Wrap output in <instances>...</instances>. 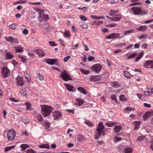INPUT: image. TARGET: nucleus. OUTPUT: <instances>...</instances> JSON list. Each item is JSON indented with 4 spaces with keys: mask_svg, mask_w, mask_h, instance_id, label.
I'll use <instances>...</instances> for the list:
<instances>
[{
    "mask_svg": "<svg viewBox=\"0 0 153 153\" xmlns=\"http://www.w3.org/2000/svg\"><path fill=\"white\" fill-rule=\"evenodd\" d=\"M52 111L53 108L50 106L45 105L42 106L41 113L44 117L49 115Z\"/></svg>",
    "mask_w": 153,
    "mask_h": 153,
    "instance_id": "obj_1",
    "label": "nucleus"
},
{
    "mask_svg": "<svg viewBox=\"0 0 153 153\" xmlns=\"http://www.w3.org/2000/svg\"><path fill=\"white\" fill-rule=\"evenodd\" d=\"M104 126L103 125L102 123L101 122L99 124L98 126V128L96 129L97 133L95 135V139H97L99 138V136L102 135H104L105 133L104 132L103 128Z\"/></svg>",
    "mask_w": 153,
    "mask_h": 153,
    "instance_id": "obj_2",
    "label": "nucleus"
},
{
    "mask_svg": "<svg viewBox=\"0 0 153 153\" xmlns=\"http://www.w3.org/2000/svg\"><path fill=\"white\" fill-rule=\"evenodd\" d=\"M36 12L38 13L39 16L38 19L40 22L44 21H47L49 18L48 15H46L43 10L40 9H37Z\"/></svg>",
    "mask_w": 153,
    "mask_h": 153,
    "instance_id": "obj_3",
    "label": "nucleus"
},
{
    "mask_svg": "<svg viewBox=\"0 0 153 153\" xmlns=\"http://www.w3.org/2000/svg\"><path fill=\"white\" fill-rule=\"evenodd\" d=\"M60 77L63 80L67 81L69 80H71L72 79L70 75L65 70H64L60 74Z\"/></svg>",
    "mask_w": 153,
    "mask_h": 153,
    "instance_id": "obj_4",
    "label": "nucleus"
},
{
    "mask_svg": "<svg viewBox=\"0 0 153 153\" xmlns=\"http://www.w3.org/2000/svg\"><path fill=\"white\" fill-rule=\"evenodd\" d=\"M102 66L99 64L94 65L91 67V70L96 73H99L101 70Z\"/></svg>",
    "mask_w": 153,
    "mask_h": 153,
    "instance_id": "obj_5",
    "label": "nucleus"
},
{
    "mask_svg": "<svg viewBox=\"0 0 153 153\" xmlns=\"http://www.w3.org/2000/svg\"><path fill=\"white\" fill-rule=\"evenodd\" d=\"M16 132L13 130H9L7 134V137L9 141H12L15 138Z\"/></svg>",
    "mask_w": 153,
    "mask_h": 153,
    "instance_id": "obj_6",
    "label": "nucleus"
},
{
    "mask_svg": "<svg viewBox=\"0 0 153 153\" xmlns=\"http://www.w3.org/2000/svg\"><path fill=\"white\" fill-rule=\"evenodd\" d=\"M9 70L7 68L4 67L2 68L1 73L2 76L4 78L7 77L10 75Z\"/></svg>",
    "mask_w": 153,
    "mask_h": 153,
    "instance_id": "obj_7",
    "label": "nucleus"
},
{
    "mask_svg": "<svg viewBox=\"0 0 153 153\" xmlns=\"http://www.w3.org/2000/svg\"><path fill=\"white\" fill-rule=\"evenodd\" d=\"M23 79L22 77L20 76H18L16 78V83L17 86H23L24 83Z\"/></svg>",
    "mask_w": 153,
    "mask_h": 153,
    "instance_id": "obj_8",
    "label": "nucleus"
},
{
    "mask_svg": "<svg viewBox=\"0 0 153 153\" xmlns=\"http://www.w3.org/2000/svg\"><path fill=\"white\" fill-rule=\"evenodd\" d=\"M58 59H47L45 60V62L49 65L55 64L58 61Z\"/></svg>",
    "mask_w": 153,
    "mask_h": 153,
    "instance_id": "obj_9",
    "label": "nucleus"
},
{
    "mask_svg": "<svg viewBox=\"0 0 153 153\" xmlns=\"http://www.w3.org/2000/svg\"><path fill=\"white\" fill-rule=\"evenodd\" d=\"M5 39L7 41L12 43L16 44L18 43L17 39L16 38H14L12 36L6 37Z\"/></svg>",
    "mask_w": 153,
    "mask_h": 153,
    "instance_id": "obj_10",
    "label": "nucleus"
},
{
    "mask_svg": "<svg viewBox=\"0 0 153 153\" xmlns=\"http://www.w3.org/2000/svg\"><path fill=\"white\" fill-rule=\"evenodd\" d=\"M153 115V112H146L143 116L144 120H146L149 117H151Z\"/></svg>",
    "mask_w": 153,
    "mask_h": 153,
    "instance_id": "obj_11",
    "label": "nucleus"
},
{
    "mask_svg": "<svg viewBox=\"0 0 153 153\" xmlns=\"http://www.w3.org/2000/svg\"><path fill=\"white\" fill-rule=\"evenodd\" d=\"M101 77L99 75L92 76L90 79L91 82H96L100 79Z\"/></svg>",
    "mask_w": 153,
    "mask_h": 153,
    "instance_id": "obj_12",
    "label": "nucleus"
},
{
    "mask_svg": "<svg viewBox=\"0 0 153 153\" xmlns=\"http://www.w3.org/2000/svg\"><path fill=\"white\" fill-rule=\"evenodd\" d=\"M62 116V114L61 112L58 111H56L53 113V116L54 117V120L57 119L61 117Z\"/></svg>",
    "mask_w": 153,
    "mask_h": 153,
    "instance_id": "obj_13",
    "label": "nucleus"
},
{
    "mask_svg": "<svg viewBox=\"0 0 153 153\" xmlns=\"http://www.w3.org/2000/svg\"><path fill=\"white\" fill-rule=\"evenodd\" d=\"M148 27L146 25H141L139 27L137 28L136 30L138 31L143 32L147 29Z\"/></svg>",
    "mask_w": 153,
    "mask_h": 153,
    "instance_id": "obj_14",
    "label": "nucleus"
},
{
    "mask_svg": "<svg viewBox=\"0 0 153 153\" xmlns=\"http://www.w3.org/2000/svg\"><path fill=\"white\" fill-rule=\"evenodd\" d=\"M111 85L114 88H118L121 86L120 83L116 81H114L111 82Z\"/></svg>",
    "mask_w": 153,
    "mask_h": 153,
    "instance_id": "obj_15",
    "label": "nucleus"
},
{
    "mask_svg": "<svg viewBox=\"0 0 153 153\" xmlns=\"http://www.w3.org/2000/svg\"><path fill=\"white\" fill-rule=\"evenodd\" d=\"M152 62H153L152 60H148L146 61L144 63L143 66L146 68H149L148 66L151 65L152 64Z\"/></svg>",
    "mask_w": 153,
    "mask_h": 153,
    "instance_id": "obj_16",
    "label": "nucleus"
},
{
    "mask_svg": "<svg viewBox=\"0 0 153 153\" xmlns=\"http://www.w3.org/2000/svg\"><path fill=\"white\" fill-rule=\"evenodd\" d=\"M19 58L21 59V61L24 63H26L28 61L27 59L25 57L22 55H18Z\"/></svg>",
    "mask_w": 153,
    "mask_h": 153,
    "instance_id": "obj_17",
    "label": "nucleus"
},
{
    "mask_svg": "<svg viewBox=\"0 0 153 153\" xmlns=\"http://www.w3.org/2000/svg\"><path fill=\"white\" fill-rule=\"evenodd\" d=\"M64 85L66 87L68 90L70 91H73L72 88H74V87L73 86L69 84H67L66 83H65Z\"/></svg>",
    "mask_w": 153,
    "mask_h": 153,
    "instance_id": "obj_18",
    "label": "nucleus"
},
{
    "mask_svg": "<svg viewBox=\"0 0 153 153\" xmlns=\"http://www.w3.org/2000/svg\"><path fill=\"white\" fill-rule=\"evenodd\" d=\"M140 123L139 121L134 122L133 123V124L135 126V128L134 129V130H137L139 128L140 125Z\"/></svg>",
    "mask_w": 153,
    "mask_h": 153,
    "instance_id": "obj_19",
    "label": "nucleus"
},
{
    "mask_svg": "<svg viewBox=\"0 0 153 153\" xmlns=\"http://www.w3.org/2000/svg\"><path fill=\"white\" fill-rule=\"evenodd\" d=\"M36 52L39 57H43L45 55L43 51L41 50H37L36 51Z\"/></svg>",
    "mask_w": 153,
    "mask_h": 153,
    "instance_id": "obj_20",
    "label": "nucleus"
},
{
    "mask_svg": "<svg viewBox=\"0 0 153 153\" xmlns=\"http://www.w3.org/2000/svg\"><path fill=\"white\" fill-rule=\"evenodd\" d=\"M78 90L79 91L82 93V94H87V92L86 91V90L84 88L81 87H79L78 88Z\"/></svg>",
    "mask_w": 153,
    "mask_h": 153,
    "instance_id": "obj_21",
    "label": "nucleus"
},
{
    "mask_svg": "<svg viewBox=\"0 0 153 153\" xmlns=\"http://www.w3.org/2000/svg\"><path fill=\"white\" fill-rule=\"evenodd\" d=\"M144 54V52L143 51H142L141 52H140L138 56L136 58L135 60V62H137L143 56Z\"/></svg>",
    "mask_w": 153,
    "mask_h": 153,
    "instance_id": "obj_22",
    "label": "nucleus"
},
{
    "mask_svg": "<svg viewBox=\"0 0 153 153\" xmlns=\"http://www.w3.org/2000/svg\"><path fill=\"white\" fill-rule=\"evenodd\" d=\"M133 150L130 147H127L125 149L124 152L125 153H132Z\"/></svg>",
    "mask_w": 153,
    "mask_h": 153,
    "instance_id": "obj_23",
    "label": "nucleus"
},
{
    "mask_svg": "<svg viewBox=\"0 0 153 153\" xmlns=\"http://www.w3.org/2000/svg\"><path fill=\"white\" fill-rule=\"evenodd\" d=\"M37 10L35 11H32L31 12V17L33 18H35L37 17L36 11Z\"/></svg>",
    "mask_w": 153,
    "mask_h": 153,
    "instance_id": "obj_24",
    "label": "nucleus"
},
{
    "mask_svg": "<svg viewBox=\"0 0 153 153\" xmlns=\"http://www.w3.org/2000/svg\"><path fill=\"white\" fill-rule=\"evenodd\" d=\"M122 129V127L121 126H116L114 128L116 133L119 132Z\"/></svg>",
    "mask_w": 153,
    "mask_h": 153,
    "instance_id": "obj_25",
    "label": "nucleus"
},
{
    "mask_svg": "<svg viewBox=\"0 0 153 153\" xmlns=\"http://www.w3.org/2000/svg\"><path fill=\"white\" fill-rule=\"evenodd\" d=\"M124 73L125 77L127 78H130L132 76L129 72L127 71H124Z\"/></svg>",
    "mask_w": 153,
    "mask_h": 153,
    "instance_id": "obj_26",
    "label": "nucleus"
},
{
    "mask_svg": "<svg viewBox=\"0 0 153 153\" xmlns=\"http://www.w3.org/2000/svg\"><path fill=\"white\" fill-rule=\"evenodd\" d=\"M76 101L78 103V105H81L83 104L84 101L82 99H76Z\"/></svg>",
    "mask_w": 153,
    "mask_h": 153,
    "instance_id": "obj_27",
    "label": "nucleus"
},
{
    "mask_svg": "<svg viewBox=\"0 0 153 153\" xmlns=\"http://www.w3.org/2000/svg\"><path fill=\"white\" fill-rule=\"evenodd\" d=\"M15 147V146H14L6 147L5 148V152H7V151H10L12 149H14Z\"/></svg>",
    "mask_w": 153,
    "mask_h": 153,
    "instance_id": "obj_28",
    "label": "nucleus"
},
{
    "mask_svg": "<svg viewBox=\"0 0 153 153\" xmlns=\"http://www.w3.org/2000/svg\"><path fill=\"white\" fill-rule=\"evenodd\" d=\"M39 147L42 148L50 149L49 145L48 144H43L40 145Z\"/></svg>",
    "mask_w": 153,
    "mask_h": 153,
    "instance_id": "obj_29",
    "label": "nucleus"
},
{
    "mask_svg": "<svg viewBox=\"0 0 153 153\" xmlns=\"http://www.w3.org/2000/svg\"><path fill=\"white\" fill-rule=\"evenodd\" d=\"M77 140L80 142H82L84 140V137L82 135H79L77 137Z\"/></svg>",
    "mask_w": 153,
    "mask_h": 153,
    "instance_id": "obj_30",
    "label": "nucleus"
},
{
    "mask_svg": "<svg viewBox=\"0 0 153 153\" xmlns=\"http://www.w3.org/2000/svg\"><path fill=\"white\" fill-rule=\"evenodd\" d=\"M7 59H10L13 57V56L11 55L10 52H7L6 53Z\"/></svg>",
    "mask_w": 153,
    "mask_h": 153,
    "instance_id": "obj_31",
    "label": "nucleus"
},
{
    "mask_svg": "<svg viewBox=\"0 0 153 153\" xmlns=\"http://www.w3.org/2000/svg\"><path fill=\"white\" fill-rule=\"evenodd\" d=\"M111 35H112V39H117L120 36V34L118 33H112Z\"/></svg>",
    "mask_w": 153,
    "mask_h": 153,
    "instance_id": "obj_32",
    "label": "nucleus"
},
{
    "mask_svg": "<svg viewBox=\"0 0 153 153\" xmlns=\"http://www.w3.org/2000/svg\"><path fill=\"white\" fill-rule=\"evenodd\" d=\"M29 146L26 144H23L21 145L20 147L22 148L23 150H25L26 148H28Z\"/></svg>",
    "mask_w": 153,
    "mask_h": 153,
    "instance_id": "obj_33",
    "label": "nucleus"
},
{
    "mask_svg": "<svg viewBox=\"0 0 153 153\" xmlns=\"http://www.w3.org/2000/svg\"><path fill=\"white\" fill-rule=\"evenodd\" d=\"M15 49L16 52H21L23 51V49L21 47H16Z\"/></svg>",
    "mask_w": 153,
    "mask_h": 153,
    "instance_id": "obj_34",
    "label": "nucleus"
},
{
    "mask_svg": "<svg viewBox=\"0 0 153 153\" xmlns=\"http://www.w3.org/2000/svg\"><path fill=\"white\" fill-rule=\"evenodd\" d=\"M25 75L26 78L27 79V80L29 82L31 81V79L29 74L27 73H25Z\"/></svg>",
    "mask_w": 153,
    "mask_h": 153,
    "instance_id": "obj_35",
    "label": "nucleus"
},
{
    "mask_svg": "<svg viewBox=\"0 0 153 153\" xmlns=\"http://www.w3.org/2000/svg\"><path fill=\"white\" fill-rule=\"evenodd\" d=\"M134 30H129L126 31L124 33V35H126L127 34H128L130 33H132L134 32Z\"/></svg>",
    "mask_w": 153,
    "mask_h": 153,
    "instance_id": "obj_36",
    "label": "nucleus"
},
{
    "mask_svg": "<svg viewBox=\"0 0 153 153\" xmlns=\"http://www.w3.org/2000/svg\"><path fill=\"white\" fill-rule=\"evenodd\" d=\"M36 118L39 121H42L43 119V118L41 114H38L36 116Z\"/></svg>",
    "mask_w": 153,
    "mask_h": 153,
    "instance_id": "obj_37",
    "label": "nucleus"
},
{
    "mask_svg": "<svg viewBox=\"0 0 153 153\" xmlns=\"http://www.w3.org/2000/svg\"><path fill=\"white\" fill-rule=\"evenodd\" d=\"M80 27L83 29H86L88 27V25L86 24H82L80 25Z\"/></svg>",
    "mask_w": 153,
    "mask_h": 153,
    "instance_id": "obj_38",
    "label": "nucleus"
},
{
    "mask_svg": "<svg viewBox=\"0 0 153 153\" xmlns=\"http://www.w3.org/2000/svg\"><path fill=\"white\" fill-rule=\"evenodd\" d=\"M85 123L90 126H93V124L89 120H86L85 122Z\"/></svg>",
    "mask_w": 153,
    "mask_h": 153,
    "instance_id": "obj_39",
    "label": "nucleus"
},
{
    "mask_svg": "<svg viewBox=\"0 0 153 153\" xmlns=\"http://www.w3.org/2000/svg\"><path fill=\"white\" fill-rule=\"evenodd\" d=\"M36 74L38 75V78L41 81L43 79L44 77L42 75L40 74L39 73H36Z\"/></svg>",
    "mask_w": 153,
    "mask_h": 153,
    "instance_id": "obj_40",
    "label": "nucleus"
},
{
    "mask_svg": "<svg viewBox=\"0 0 153 153\" xmlns=\"http://www.w3.org/2000/svg\"><path fill=\"white\" fill-rule=\"evenodd\" d=\"M137 55V54L136 53H133L127 57V59H129L131 58H132L136 56Z\"/></svg>",
    "mask_w": 153,
    "mask_h": 153,
    "instance_id": "obj_41",
    "label": "nucleus"
},
{
    "mask_svg": "<svg viewBox=\"0 0 153 153\" xmlns=\"http://www.w3.org/2000/svg\"><path fill=\"white\" fill-rule=\"evenodd\" d=\"M64 36L66 37L68 36H71V35L69 31H65L64 34Z\"/></svg>",
    "mask_w": 153,
    "mask_h": 153,
    "instance_id": "obj_42",
    "label": "nucleus"
},
{
    "mask_svg": "<svg viewBox=\"0 0 153 153\" xmlns=\"http://www.w3.org/2000/svg\"><path fill=\"white\" fill-rule=\"evenodd\" d=\"M131 10L133 11L134 14L135 15H137L139 14V13L137 11V10L135 8L132 7L131 8Z\"/></svg>",
    "mask_w": 153,
    "mask_h": 153,
    "instance_id": "obj_43",
    "label": "nucleus"
},
{
    "mask_svg": "<svg viewBox=\"0 0 153 153\" xmlns=\"http://www.w3.org/2000/svg\"><path fill=\"white\" fill-rule=\"evenodd\" d=\"M121 19V17L120 16H118L113 18V21H117L120 20V19Z\"/></svg>",
    "mask_w": 153,
    "mask_h": 153,
    "instance_id": "obj_44",
    "label": "nucleus"
},
{
    "mask_svg": "<svg viewBox=\"0 0 153 153\" xmlns=\"http://www.w3.org/2000/svg\"><path fill=\"white\" fill-rule=\"evenodd\" d=\"M126 98L124 97V95H120L119 97V99L121 101H125L126 100Z\"/></svg>",
    "mask_w": 153,
    "mask_h": 153,
    "instance_id": "obj_45",
    "label": "nucleus"
},
{
    "mask_svg": "<svg viewBox=\"0 0 153 153\" xmlns=\"http://www.w3.org/2000/svg\"><path fill=\"white\" fill-rule=\"evenodd\" d=\"M115 124V123H106L105 124L108 127H112L114 125V124Z\"/></svg>",
    "mask_w": 153,
    "mask_h": 153,
    "instance_id": "obj_46",
    "label": "nucleus"
},
{
    "mask_svg": "<svg viewBox=\"0 0 153 153\" xmlns=\"http://www.w3.org/2000/svg\"><path fill=\"white\" fill-rule=\"evenodd\" d=\"M144 94L146 96H149L152 94V92L149 91H144Z\"/></svg>",
    "mask_w": 153,
    "mask_h": 153,
    "instance_id": "obj_47",
    "label": "nucleus"
},
{
    "mask_svg": "<svg viewBox=\"0 0 153 153\" xmlns=\"http://www.w3.org/2000/svg\"><path fill=\"white\" fill-rule=\"evenodd\" d=\"M122 140V138L121 137H116L114 140V142L115 143H117L118 141Z\"/></svg>",
    "mask_w": 153,
    "mask_h": 153,
    "instance_id": "obj_48",
    "label": "nucleus"
},
{
    "mask_svg": "<svg viewBox=\"0 0 153 153\" xmlns=\"http://www.w3.org/2000/svg\"><path fill=\"white\" fill-rule=\"evenodd\" d=\"M43 27L44 29L48 30L50 29L49 25L47 23H45L43 25Z\"/></svg>",
    "mask_w": 153,
    "mask_h": 153,
    "instance_id": "obj_49",
    "label": "nucleus"
},
{
    "mask_svg": "<svg viewBox=\"0 0 153 153\" xmlns=\"http://www.w3.org/2000/svg\"><path fill=\"white\" fill-rule=\"evenodd\" d=\"M25 105H26L27 109L30 110V109L31 105L30 103L29 102L26 103Z\"/></svg>",
    "mask_w": 153,
    "mask_h": 153,
    "instance_id": "obj_50",
    "label": "nucleus"
},
{
    "mask_svg": "<svg viewBox=\"0 0 153 153\" xmlns=\"http://www.w3.org/2000/svg\"><path fill=\"white\" fill-rule=\"evenodd\" d=\"M9 28L12 29H14L16 27V25L14 24H12L9 25Z\"/></svg>",
    "mask_w": 153,
    "mask_h": 153,
    "instance_id": "obj_51",
    "label": "nucleus"
},
{
    "mask_svg": "<svg viewBox=\"0 0 153 153\" xmlns=\"http://www.w3.org/2000/svg\"><path fill=\"white\" fill-rule=\"evenodd\" d=\"M144 138V137L142 136L138 137L137 139V141L138 142H140L141 141L143 140Z\"/></svg>",
    "mask_w": 153,
    "mask_h": 153,
    "instance_id": "obj_52",
    "label": "nucleus"
},
{
    "mask_svg": "<svg viewBox=\"0 0 153 153\" xmlns=\"http://www.w3.org/2000/svg\"><path fill=\"white\" fill-rule=\"evenodd\" d=\"M111 98L116 102H117V99L116 98V96L115 95H113L111 96Z\"/></svg>",
    "mask_w": 153,
    "mask_h": 153,
    "instance_id": "obj_53",
    "label": "nucleus"
},
{
    "mask_svg": "<svg viewBox=\"0 0 153 153\" xmlns=\"http://www.w3.org/2000/svg\"><path fill=\"white\" fill-rule=\"evenodd\" d=\"M50 126V123H45V129L47 130L48 128Z\"/></svg>",
    "mask_w": 153,
    "mask_h": 153,
    "instance_id": "obj_54",
    "label": "nucleus"
},
{
    "mask_svg": "<svg viewBox=\"0 0 153 153\" xmlns=\"http://www.w3.org/2000/svg\"><path fill=\"white\" fill-rule=\"evenodd\" d=\"M49 43L51 46H56L57 45L56 44L55 42H54L50 41L49 42Z\"/></svg>",
    "mask_w": 153,
    "mask_h": 153,
    "instance_id": "obj_55",
    "label": "nucleus"
},
{
    "mask_svg": "<svg viewBox=\"0 0 153 153\" xmlns=\"http://www.w3.org/2000/svg\"><path fill=\"white\" fill-rule=\"evenodd\" d=\"M27 153H36V152L34 151L32 149H30L27 150Z\"/></svg>",
    "mask_w": 153,
    "mask_h": 153,
    "instance_id": "obj_56",
    "label": "nucleus"
},
{
    "mask_svg": "<svg viewBox=\"0 0 153 153\" xmlns=\"http://www.w3.org/2000/svg\"><path fill=\"white\" fill-rule=\"evenodd\" d=\"M79 17L82 20H83L84 21H85L87 20V18L81 15Z\"/></svg>",
    "mask_w": 153,
    "mask_h": 153,
    "instance_id": "obj_57",
    "label": "nucleus"
},
{
    "mask_svg": "<svg viewBox=\"0 0 153 153\" xmlns=\"http://www.w3.org/2000/svg\"><path fill=\"white\" fill-rule=\"evenodd\" d=\"M28 54L29 55V56L31 58H33L35 57V55L34 53L30 52H28Z\"/></svg>",
    "mask_w": 153,
    "mask_h": 153,
    "instance_id": "obj_58",
    "label": "nucleus"
},
{
    "mask_svg": "<svg viewBox=\"0 0 153 153\" xmlns=\"http://www.w3.org/2000/svg\"><path fill=\"white\" fill-rule=\"evenodd\" d=\"M95 58L92 56H89L88 57V59L89 61H91L94 60Z\"/></svg>",
    "mask_w": 153,
    "mask_h": 153,
    "instance_id": "obj_59",
    "label": "nucleus"
},
{
    "mask_svg": "<svg viewBox=\"0 0 153 153\" xmlns=\"http://www.w3.org/2000/svg\"><path fill=\"white\" fill-rule=\"evenodd\" d=\"M9 100L12 102H19V100H16L13 97L10 98Z\"/></svg>",
    "mask_w": 153,
    "mask_h": 153,
    "instance_id": "obj_60",
    "label": "nucleus"
},
{
    "mask_svg": "<svg viewBox=\"0 0 153 153\" xmlns=\"http://www.w3.org/2000/svg\"><path fill=\"white\" fill-rule=\"evenodd\" d=\"M70 58V56H67L66 57H65L64 58V62H66L68 59Z\"/></svg>",
    "mask_w": 153,
    "mask_h": 153,
    "instance_id": "obj_61",
    "label": "nucleus"
},
{
    "mask_svg": "<svg viewBox=\"0 0 153 153\" xmlns=\"http://www.w3.org/2000/svg\"><path fill=\"white\" fill-rule=\"evenodd\" d=\"M143 105L144 106L147 108H150L151 106V105L146 103H144Z\"/></svg>",
    "mask_w": 153,
    "mask_h": 153,
    "instance_id": "obj_62",
    "label": "nucleus"
},
{
    "mask_svg": "<svg viewBox=\"0 0 153 153\" xmlns=\"http://www.w3.org/2000/svg\"><path fill=\"white\" fill-rule=\"evenodd\" d=\"M23 33L25 34L26 35L28 33V31L26 28H25L23 31Z\"/></svg>",
    "mask_w": 153,
    "mask_h": 153,
    "instance_id": "obj_63",
    "label": "nucleus"
},
{
    "mask_svg": "<svg viewBox=\"0 0 153 153\" xmlns=\"http://www.w3.org/2000/svg\"><path fill=\"white\" fill-rule=\"evenodd\" d=\"M131 111V108L130 107H127L126 108L125 110V111L126 112L130 111Z\"/></svg>",
    "mask_w": 153,
    "mask_h": 153,
    "instance_id": "obj_64",
    "label": "nucleus"
}]
</instances>
